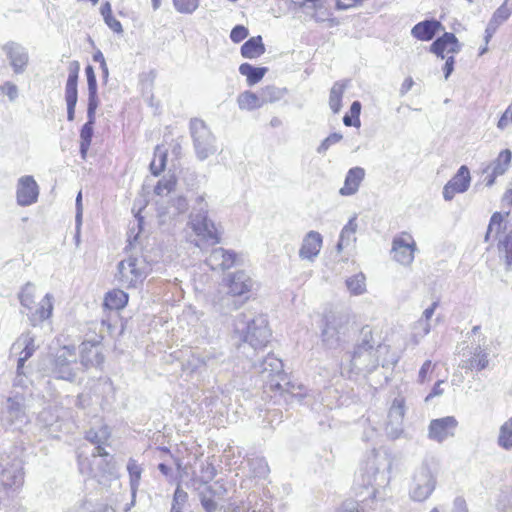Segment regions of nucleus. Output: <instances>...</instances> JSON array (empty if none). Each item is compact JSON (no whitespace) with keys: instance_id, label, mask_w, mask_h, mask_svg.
Segmentation results:
<instances>
[{"instance_id":"obj_30","label":"nucleus","mask_w":512,"mask_h":512,"mask_svg":"<svg viewBox=\"0 0 512 512\" xmlns=\"http://www.w3.org/2000/svg\"><path fill=\"white\" fill-rule=\"evenodd\" d=\"M364 177L365 170L362 167L357 166L349 169L345 177L344 185L339 190V193L342 196L354 195L358 191Z\"/></svg>"},{"instance_id":"obj_44","label":"nucleus","mask_w":512,"mask_h":512,"mask_svg":"<svg viewBox=\"0 0 512 512\" xmlns=\"http://www.w3.org/2000/svg\"><path fill=\"white\" fill-rule=\"evenodd\" d=\"M35 291V285L27 282L18 295L20 304L28 310H31L35 304Z\"/></svg>"},{"instance_id":"obj_22","label":"nucleus","mask_w":512,"mask_h":512,"mask_svg":"<svg viewBox=\"0 0 512 512\" xmlns=\"http://www.w3.org/2000/svg\"><path fill=\"white\" fill-rule=\"evenodd\" d=\"M322 243L323 238L319 232H308L303 238L299 249V257L303 260L313 261L319 255Z\"/></svg>"},{"instance_id":"obj_41","label":"nucleus","mask_w":512,"mask_h":512,"mask_svg":"<svg viewBox=\"0 0 512 512\" xmlns=\"http://www.w3.org/2000/svg\"><path fill=\"white\" fill-rule=\"evenodd\" d=\"M497 444L505 450L512 449V417L501 425Z\"/></svg>"},{"instance_id":"obj_2","label":"nucleus","mask_w":512,"mask_h":512,"mask_svg":"<svg viewBox=\"0 0 512 512\" xmlns=\"http://www.w3.org/2000/svg\"><path fill=\"white\" fill-rule=\"evenodd\" d=\"M234 338L237 339L238 350L246 353V348L253 351L264 348L271 337V331L268 328V320L265 315L253 313H240L234 320Z\"/></svg>"},{"instance_id":"obj_58","label":"nucleus","mask_w":512,"mask_h":512,"mask_svg":"<svg viewBox=\"0 0 512 512\" xmlns=\"http://www.w3.org/2000/svg\"><path fill=\"white\" fill-rule=\"evenodd\" d=\"M166 159H167L166 153L160 152L158 163H157L156 159H154L150 163V171L153 175L158 176L164 170L165 165H166Z\"/></svg>"},{"instance_id":"obj_48","label":"nucleus","mask_w":512,"mask_h":512,"mask_svg":"<svg viewBox=\"0 0 512 512\" xmlns=\"http://www.w3.org/2000/svg\"><path fill=\"white\" fill-rule=\"evenodd\" d=\"M325 322L332 325L336 330H339L342 335H345L349 324V318L343 313H331L326 316Z\"/></svg>"},{"instance_id":"obj_12","label":"nucleus","mask_w":512,"mask_h":512,"mask_svg":"<svg viewBox=\"0 0 512 512\" xmlns=\"http://www.w3.org/2000/svg\"><path fill=\"white\" fill-rule=\"evenodd\" d=\"M416 243L409 233L396 236L392 242L393 259L402 265H410L414 260Z\"/></svg>"},{"instance_id":"obj_27","label":"nucleus","mask_w":512,"mask_h":512,"mask_svg":"<svg viewBox=\"0 0 512 512\" xmlns=\"http://www.w3.org/2000/svg\"><path fill=\"white\" fill-rule=\"evenodd\" d=\"M80 71V64L74 60L69 63L68 67V78L65 86V101L66 103L77 104L78 100V76Z\"/></svg>"},{"instance_id":"obj_38","label":"nucleus","mask_w":512,"mask_h":512,"mask_svg":"<svg viewBox=\"0 0 512 512\" xmlns=\"http://www.w3.org/2000/svg\"><path fill=\"white\" fill-rule=\"evenodd\" d=\"M128 302V294L123 290L114 289L109 291L104 299V306L110 310H119L126 306Z\"/></svg>"},{"instance_id":"obj_31","label":"nucleus","mask_w":512,"mask_h":512,"mask_svg":"<svg viewBox=\"0 0 512 512\" xmlns=\"http://www.w3.org/2000/svg\"><path fill=\"white\" fill-rule=\"evenodd\" d=\"M127 471L129 474V483H130L132 500H131L130 505L125 509V511H128L130 509V507L135 504L136 493L140 486L143 467L140 463H138V461L136 459L129 458V460L127 462Z\"/></svg>"},{"instance_id":"obj_54","label":"nucleus","mask_w":512,"mask_h":512,"mask_svg":"<svg viewBox=\"0 0 512 512\" xmlns=\"http://www.w3.org/2000/svg\"><path fill=\"white\" fill-rule=\"evenodd\" d=\"M175 185L176 180L173 176H170L168 178L164 177L158 181L157 185L154 188V193L159 196L168 194L174 189Z\"/></svg>"},{"instance_id":"obj_37","label":"nucleus","mask_w":512,"mask_h":512,"mask_svg":"<svg viewBox=\"0 0 512 512\" xmlns=\"http://www.w3.org/2000/svg\"><path fill=\"white\" fill-rule=\"evenodd\" d=\"M470 181V171L467 166L462 165L448 183L454 187L458 193H464L468 190Z\"/></svg>"},{"instance_id":"obj_3","label":"nucleus","mask_w":512,"mask_h":512,"mask_svg":"<svg viewBox=\"0 0 512 512\" xmlns=\"http://www.w3.org/2000/svg\"><path fill=\"white\" fill-rule=\"evenodd\" d=\"M387 351V345L378 344L375 348L372 330L369 326H364L350 355L349 373L364 376L372 373L379 366V356Z\"/></svg>"},{"instance_id":"obj_9","label":"nucleus","mask_w":512,"mask_h":512,"mask_svg":"<svg viewBox=\"0 0 512 512\" xmlns=\"http://www.w3.org/2000/svg\"><path fill=\"white\" fill-rule=\"evenodd\" d=\"M76 349L74 346H64L57 351L52 363L51 372L57 379L73 381L76 377Z\"/></svg>"},{"instance_id":"obj_7","label":"nucleus","mask_w":512,"mask_h":512,"mask_svg":"<svg viewBox=\"0 0 512 512\" xmlns=\"http://www.w3.org/2000/svg\"><path fill=\"white\" fill-rule=\"evenodd\" d=\"M189 128L198 160L204 161L217 152L216 137L203 120L191 119Z\"/></svg>"},{"instance_id":"obj_32","label":"nucleus","mask_w":512,"mask_h":512,"mask_svg":"<svg viewBox=\"0 0 512 512\" xmlns=\"http://www.w3.org/2000/svg\"><path fill=\"white\" fill-rule=\"evenodd\" d=\"M53 311V296L50 293H47L41 302L39 303V307L31 314L29 317L30 322L33 326H37L38 324L44 322L52 315Z\"/></svg>"},{"instance_id":"obj_6","label":"nucleus","mask_w":512,"mask_h":512,"mask_svg":"<svg viewBox=\"0 0 512 512\" xmlns=\"http://www.w3.org/2000/svg\"><path fill=\"white\" fill-rule=\"evenodd\" d=\"M151 271L143 257L129 256L117 265L116 279L122 287L134 288L141 284Z\"/></svg>"},{"instance_id":"obj_18","label":"nucleus","mask_w":512,"mask_h":512,"mask_svg":"<svg viewBox=\"0 0 512 512\" xmlns=\"http://www.w3.org/2000/svg\"><path fill=\"white\" fill-rule=\"evenodd\" d=\"M35 350V337L30 332L21 334L12 344L11 351L20 354L17 362V373L19 375L23 373L22 369L25 362L34 354Z\"/></svg>"},{"instance_id":"obj_46","label":"nucleus","mask_w":512,"mask_h":512,"mask_svg":"<svg viewBox=\"0 0 512 512\" xmlns=\"http://www.w3.org/2000/svg\"><path fill=\"white\" fill-rule=\"evenodd\" d=\"M431 325L421 320H417L412 326L410 341L417 346L421 340L430 333Z\"/></svg>"},{"instance_id":"obj_52","label":"nucleus","mask_w":512,"mask_h":512,"mask_svg":"<svg viewBox=\"0 0 512 512\" xmlns=\"http://www.w3.org/2000/svg\"><path fill=\"white\" fill-rule=\"evenodd\" d=\"M174 8L182 14H192L199 6V0H172Z\"/></svg>"},{"instance_id":"obj_1","label":"nucleus","mask_w":512,"mask_h":512,"mask_svg":"<svg viewBox=\"0 0 512 512\" xmlns=\"http://www.w3.org/2000/svg\"><path fill=\"white\" fill-rule=\"evenodd\" d=\"M392 469L391 457L382 450L373 449L361 464L355 479V491L358 500H345L339 512H364V507H372L380 488L390 482Z\"/></svg>"},{"instance_id":"obj_29","label":"nucleus","mask_w":512,"mask_h":512,"mask_svg":"<svg viewBox=\"0 0 512 512\" xmlns=\"http://www.w3.org/2000/svg\"><path fill=\"white\" fill-rule=\"evenodd\" d=\"M470 354L471 356L468 359L462 360L460 364L462 369L481 371L488 366V354L482 349L480 344L471 347Z\"/></svg>"},{"instance_id":"obj_45","label":"nucleus","mask_w":512,"mask_h":512,"mask_svg":"<svg viewBox=\"0 0 512 512\" xmlns=\"http://www.w3.org/2000/svg\"><path fill=\"white\" fill-rule=\"evenodd\" d=\"M286 89L278 88L275 86H266L260 92L262 105L266 103H274L284 97Z\"/></svg>"},{"instance_id":"obj_43","label":"nucleus","mask_w":512,"mask_h":512,"mask_svg":"<svg viewBox=\"0 0 512 512\" xmlns=\"http://www.w3.org/2000/svg\"><path fill=\"white\" fill-rule=\"evenodd\" d=\"M249 471L253 477L265 478L269 473V466L262 457H255L248 460Z\"/></svg>"},{"instance_id":"obj_63","label":"nucleus","mask_w":512,"mask_h":512,"mask_svg":"<svg viewBox=\"0 0 512 512\" xmlns=\"http://www.w3.org/2000/svg\"><path fill=\"white\" fill-rule=\"evenodd\" d=\"M510 114H511V109L509 107L506 109V111L502 114V116L498 120V123H497L498 129L503 131L508 127V125L512 122V120L510 119Z\"/></svg>"},{"instance_id":"obj_39","label":"nucleus","mask_w":512,"mask_h":512,"mask_svg":"<svg viewBox=\"0 0 512 512\" xmlns=\"http://www.w3.org/2000/svg\"><path fill=\"white\" fill-rule=\"evenodd\" d=\"M512 159V152L509 149L502 150L498 157L488 166L483 172L486 173L490 168L495 171V174L503 175L510 167Z\"/></svg>"},{"instance_id":"obj_21","label":"nucleus","mask_w":512,"mask_h":512,"mask_svg":"<svg viewBox=\"0 0 512 512\" xmlns=\"http://www.w3.org/2000/svg\"><path fill=\"white\" fill-rule=\"evenodd\" d=\"M457 54L461 50V44L457 37L451 32H445L442 36L438 37L430 46V52L434 53L441 59L445 58L444 52Z\"/></svg>"},{"instance_id":"obj_16","label":"nucleus","mask_w":512,"mask_h":512,"mask_svg":"<svg viewBox=\"0 0 512 512\" xmlns=\"http://www.w3.org/2000/svg\"><path fill=\"white\" fill-rule=\"evenodd\" d=\"M2 50L9 60L13 72L15 74L24 73L29 62L27 49L17 42L10 41L2 46Z\"/></svg>"},{"instance_id":"obj_64","label":"nucleus","mask_w":512,"mask_h":512,"mask_svg":"<svg viewBox=\"0 0 512 512\" xmlns=\"http://www.w3.org/2000/svg\"><path fill=\"white\" fill-rule=\"evenodd\" d=\"M452 512H468L466 501L462 497L455 498Z\"/></svg>"},{"instance_id":"obj_50","label":"nucleus","mask_w":512,"mask_h":512,"mask_svg":"<svg viewBox=\"0 0 512 512\" xmlns=\"http://www.w3.org/2000/svg\"><path fill=\"white\" fill-rule=\"evenodd\" d=\"M188 500V494L180 485L174 491L170 512H183V508Z\"/></svg>"},{"instance_id":"obj_14","label":"nucleus","mask_w":512,"mask_h":512,"mask_svg":"<svg viewBox=\"0 0 512 512\" xmlns=\"http://www.w3.org/2000/svg\"><path fill=\"white\" fill-rule=\"evenodd\" d=\"M458 421L454 416H446L433 419L428 427V437L438 443H442L455 435Z\"/></svg>"},{"instance_id":"obj_47","label":"nucleus","mask_w":512,"mask_h":512,"mask_svg":"<svg viewBox=\"0 0 512 512\" xmlns=\"http://www.w3.org/2000/svg\"><path fill=\"white\" fill-rule=\"evenodd\" d=\"M38 421L43 427L47 428L49 432L53 433L58 431V416L53 414L51 408L41 411L38 415Z\"/></svg>"},{"instance_id":"obj_20","label":"nucleus","mask_w":512,"mask_h":512,"mask_svg":"<svg viewBox=\"0 0 512 512\" xmlns=\"http://www.w3.org/2000/svg\"><path fill=\"white\" fill-rule=\"evenodd\" d=\"M235 260L236 254L233 251L217 247L212 249L205 262L211 270H226L234 265Z\"/></svg>"},{"instance_id":"obj_33","label":"nucleus","mask_w":512,"mask_h":512,"mask_svg":"<svg viewBox=\"0 0 512 512\" xmlns=\"http://www.w3.org/2000/svg\"><path fill=\"white\" fill-rule=\"evenodd\" d=\"M265 45L260 35L249 38L240 49L241 55L247 59H255L265 53Z\"/></svg>"},{"instance_id":"obj_56","label":"nucleus","mask_w":512,"mask_h":512,"mask_svg":"<svg viewBox=\"0 0 512 512\" xmlns=\"http://www.w3.org/2000/svg\"><path fill=\"white\" fill-rule=\"evenodd\" d=\"M343 136L340 133L334 132L326 137L317 148L319 154L325 153L332 145L340 142Z\"/></svg>"},{"instance_id":"obj_59","label":"nucleus","mask_w":512,"mask_h":512,"mask_svg":"<svg viewBox=\"0 0 512 512\" xmlns=\"http://www.w3.org/2000/svg\"><path fill=\"white\" fill-rule=\"evenodd\" d=\"M77 512H111L107 507L102 504H93L91 502H84L77 510Z\"/></svg>"},{"instance_id":"obj_13","label":"nucleus","mask_w":512,"mask_h":512,"mask_svg":"<svg viewBox=\"0 0 512 512\" xmlns=\"http://www.w3.org/2000/svg\"><path fill=\"white\" fill-rule=\"evenodd\" d=\"M0 467H2L0 483L5 489L15 491L22 487L24 483V472L21 460L14 458L11 463H7L6 466L0 463Z\"/></svg>"},{"instance_id":"obj_49","label":"nucleus","mask_w":512,"mask_h":512,"mask_svg":"<svg viewBox=\"0 0 512 512\" xmlns=\"http://www.w3.org/2000/svg\"><path fill=\"white\" fill-rule=\"evenodd\" d=\"M346 286L351 294L361 295L366 291L365 276L356 274L346 280Z\"/></svg>"},{"instance_id":"obj_24","label":"nucleus","mask_w":512,"mask_h":512,"mask_svg":"<svg viewBox=\"0 0 512 512\" xmlns=\"http://www.w3.org/2000/svg\"><path fill=\"white\" fill-rule=\"evenodd\" d=\"M225 493L226 489L223 485H219L218 482H215L214 485H205L199 491V499L204 510L206 512H215L218 509L215 498L220 499Z\"/></svg>"},{"instance_id":"obj_40","label":"nucleus","mask_w":512,"mask_h":512,"mask_svg":"<svg viewBox=\"0 0 512 512\" xmlns=\"http://www.w3.org/2000/svg\"><path fill=\"white\" fill-rule=\"evenodd\" d=\"M238 106L242 110H254L262 105L260 94L257 95L251 91L241 93L237 98Z\"/></svg>"},{"instance_id":"obj_35","label":"nucleus","mask_w":512,"mask_h":512,"mask_svg":"<svg viewBox=\"0 0 512 512\" xmlns=\"http://www.w3.org/2000/svg\"><path fill=\"white\" fill-rule=\"evenodd\" d=\"M267 71V67H255L249 63H242L239 66V73L246 77V81L249 86H253L260 82Z\"/></svg>"},{"instance_id":"obj_8","label":"nucleus","mask_w":512,"mask_h":512,"mask_svg":"<svg viewBox=\"0 0 512 512\" xmlns=\"http://www.w3.org/2000/svg\"><path fill=\"white\" fill-rule=\"evenodd\" d=\"M503 215L495 212L490 218L488 229L485 235V242L489 241L490 234L496 228L497 233V252L500 261L505 265L506 271L512 270V229L502 230Z\"/></svg>"},{"instance_id":"obj_42","label":"nucleus","mask_w":512,"mask_h":512,"mask_svg":"<svg viewBox=\"0 0 512 512\" xmlns=\"http://www.w3.org/2000/svg\"><path fill=\"white\" fill-rule=\"evenodd\" d=\"M322 341L328 348H336L343 336L339 330H336L332 325L325 322V326L322 330Z\"/></svg>"},{"instance_id":"obj_4","label":"nucleus","mask_w":512,"mask_h":512,"mask_svg":"<svg viewBox=\"0 0 512 512\" xmlns=\"http://www.w3.org/2000/svg\"><path fill=\"white\" fill-rule=\"evenodd\" d=\"M255 371L260 374L266 387L272 391H279L281 394H290L291 397L301 401L303 394L301 385L291 383L283 371L281 359L273 354H268L263 360L253 365Z\"/></svg>"},{"instance_id":"obj_15","label":"nucleus","mask_w":512,"mask_h":512,"mask_svg":"<svg viewBox=\"0 0 512 512\" xmlns=\"http://www.w3.org/2000/svg\"><path fill=\"white\" fill-rule=\"evenodd\" d=\"M4 420L14 429H21L28 423V416L25 412L23 396L15 395L7 399Z\"/></svg>"},{"instance_id":"obj_25","label":"nucleus","mask_w":512,"mask_h":512,"mask_svg":"<svg viewBox=\"0 0 512 512\" xmlns=\"http://www.w3.org/2000/svg\"><path fill=\"white\" fill-rule=\"evenodd\" d=\"M110 437V432L107 427H101L99 430L90 429L86 432L85 438L90 443L95 445L92 457H107L108 452L105 450V445Z\"/></svg>"},{"instance_id":"obj_23","label":"nucleus","mask_w":512,"mask_h":512,"mask_svg":"<svg viewBox=\"0 0 512 512\" xmlns=\"http://www.w3.org/2000/svg\"><path fill=\"white\" fill-rule=\"evenodd\" d=\"M512 14V2L510 0H505L502 5L496 9L493 13L490 21L487 24L485 29V42L489 43L490 39L496 33L498 27L506 22L510 15Z\"/></svg>"},{"instance_id":"obj_36","label":"nucleus","mask_w":512,"mask_h":512,"mask_svg":"<svg viewBox=\"0 0 512 512\" xmlns=\"http://www.w3.org/2000/svg\"><path fill=\"white\" fill-rule=\"evenodd\" d=\"M347 87L346 81H337L333 84L329 94V107L334 114L340 112L342 107V97Z\"/></svg>"},{"instance_id":"obj_28","label":"nucleus","mask_w":512,"mask_h":512,"mask_svg":"<svg viewBox=\"0 0 512 512\" xmlns=\"http://www.w3.org/2000/svg\"><path fill=\"white\" fill-rule=\"evenodd\" d=\"M95 108H87V122L82 126L80 130V154L83 159L86 158L88 149L90 147L93 137V126L96 120Z\"/></svg>"},{"instance_id":"obj_10","label":"nucleus","mask_w":512,"mask_h":512,"mask_svg":"<svg viewBox=\"0 0 512 512\" xmlns=\"http://www.w3.org/2000/svg\"><path fill=\"white\" fill-rule=\"evenodd\" d=\"M436 479L428 466H421L413 476L410 496L414 501L426 500L434 491Z\"/></svg>"},{"instance_id":"obj_61","label":"nucleus","mask_w":512,"mask_h":512,"mask_svg":"<svg viewBox=\"0 0 512 512\" xmlns=\"http://www.w3.org/2000/svg\"><path fill=\"white\" fill-rule=\"evenodd\" d=\"M433 370V365H432V362L430 360H426L420 370H419V373H418V382L419 383H424L428 380V375L432 372Z\"/></svg>"},{"instance_id":"obj_55","label":"nucleus","mask_w":512,"mask_h":512,"mask_svg":"<svg viewBox=\"0 0 512 512\" xmlns=\"http://www.w3.org/2000/svg\"><path fill=\"white\" fill-rule=\"evenodd\" d=\"M295 7L304 8L306 12L309 10L317 11L324 7V0H292Z\"/></svg>"},{"instance_id":"obj_60","label":"nucleus","mask_w":512,"mask_h":512,"mask_svg":"<svg viewBox=\"0 0 512 512\" xmlns=\"http://www.w3.org/2000/svg\"><path fill=\"white\" fill-rule=\"evenodd\" d=\"M172 207L175 209L177 214H183L189 208L188 200L183 196H178L177 198L173 199Z\"/></svg>"},{"instance_id":"obj_57","label":"nucleus","mask_w":512,"mask_h":512,"mask_svg":"<svg viewBox=\"0 0 512 512\" xmlns=\"http://www.w3.org/2000/svg\"><path fill=\"white\" fill-rule=\"evenodd\" d=\"M249 34L248 29L243 25H236L233 27L230 33V39L234 43H240L243 41Z\"/></svg>"},{"instance_id":"obj_34","label":"nucleus","mask_w":512,"mask_h":512,"mask_svg":"<svg viewBox=\"0 0 512 512\" xmlns=\"http://www.w3.org/2000/svg\"><path fill=\"white\" fill-rule=\"evenodd\" d=\"M356 216L352 217L348 223L342 228L339 241L336 245L337 252L340 253L345 247H348L356 241L357 231Z\"/></svg>"},{"instance_id":"obj_62","label":"nucleus","mask_w":512,"mask_h":512,"mask_svg":"<svg viewBox=\"0 0 512 512\" xmlns=\"http://www.w3.org/2000/svg\"><path fill=\"white\" fill-rule=\"evenodd\" d=\"M1 89L5 92L10 101H14L18 97V87L12 82H5Z\"/></svg>"},{"instance_id":"obj_26","label":"nucleus","mask_w":512,"mask_h":512,"mask_svg":"<svg viewBox=\"0 0 512 512\" xmlns=\"http://www.w3.org/2000/svg\"><path fill=\"white\" fill-rule=\"evenodd\" d=\"M443 25L436 19H428L417 23L411 30V35L421 41H430L440 31Z\"/></svg>"},{"instance_id":"obj_17","label":"nucleus","mask_w":512,"mask_h":512,"mask_svg":"<svg viewBox=\"0 0 512 512\" xmlns=\"http://www.w3.org/2000/svg\"><path fill=\"white\" fill-rule=\"evenodd\" d=\"M104 362L100 340L84 341L80 345V363L84 368L98 367Z\"/></svg>"},{"instance_id":"obj_5","label":"nucleus","mask_w":512,"mask_h":512,"mask_svg":"<svg viewBox=\"0 0 512 512\" xmlns=\"http://www.w3.org/2000/svg\"><path fill=\"white\" fill-rule=\"evenodd\" d=\"M188 224L197 237L196 246L203 248L204 245H215L220 242L221 233L208 216V203L205 201V194L195 198Z\"/></svg>"},{"instance_id":"obj_19","label":"nucleus","mask_w":512,"mask_h":512,"mask_svg":"<svg viewBox=\"0 0 512 512\" xmlns=\"http://www.w3.org/2000/svg\"><path fill=\"white\" fill-rule=\"evenodd\" d=\"M39 187L32 176H22L17 184V203L20 206H29L37 201Z\"/></svg>"},{"instance_id":"obj_53","label":"nucleus","mask_w":512,"mask_h":512,"mask_svg":"<svg viewBox=\"0 0 512 512\" xmlns=\"http://www.w3.org/2000/svg\"><path fill=\"white\" fill-rule=\"evenodd\" d=\"M88 86V104L87 108L97 109L99 106V99L97 94V79L96 77L87 79Z\"/></svg>"},{"instance_id":"obj_51","label":"nucleus","mask_w":512,"mask_h":512,"mask_svg":"<svg viewBox=\"0 0 512 512\" xmlns=\"http://www.w3.org/2000/svg\"><path fill=\"white\" fill-rule=\"evenodd\" d=\"M405 414V406L403 398H395L390 410L388 417L392 422H401Z\"/></svg>"},{"instance_id":"obj_11","label":"nucleus","mask_w":512,"mask_h":512,"mask_svg":"<svg viewBox=\"0 0 512 512\" xmlns=\"http://www.w3.org/2000/svg\"><path fill=\"white\" fill-rule=\"evenodd\" d=\"M227 285L230 295L224 297L223 302L227 306L232 305L233 309H237L238 305L236 304L235 296L248 293L253 286V281L246 272L237 271L229 276Z\"/></svg>"}]
</instances>
